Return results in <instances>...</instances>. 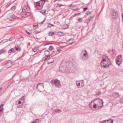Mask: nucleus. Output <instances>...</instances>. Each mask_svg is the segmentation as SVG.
<instances>
[{
	"mask_svg": "<svg viewBox=\"0 0 123 123\" xmlns=\"http://www.w3.org/2000/svg\"><path fill=\"white\" fill-rule=\"evenodd\" d=\"M111 64V60L107 56H106L105 58L102 59L100 63L101 67L104 68H109V66Z\"/></svg>",
	"mask_w": 123,
	"mask_h": 123,
	"instance_id": "f257e3e1",
	"label": "nucleus"
},
{
	"mask_svg": "<svg viewBox=\"0 0 123 123\" xmlns=\"http://www.w3.org/2000/svg\"><path fill=\"white\" fill-rule=\"evenodd\" d=\"M44 0H41L34 4V6L36 9L38 10H41L43 8L44 4L45 3Z\"/></svg>",
	"mask_w": 123,
	"mask_h": 123,
	"instance_id": "f03ea898",
	"label": "nucleus"
},
{
	"mask_svg": "<svg viewBox=\"0 0 123 123\" xmlns=\"http://www.w3.org/2000/svg\"><path fill=\"white\" fill-rule=\"evenodd\" d=\"M69 63L65 60L62 61L61 64V68L64 71H66L68 69Z\"/></svg>",
	"mask_w": 123,
	"mask_h": 123,
	"instance_id": "7ed1b4c3",
	"label": "nucleus"
},
{
	"mask_svg": "<svg viewBox=\"0 0 123 123\" xmlns=\"http://www.w3.org/2000/svg\"><path fill=\"white\" fill-rule=\"evenodd\" d=\"M50 82L52 84H54L57 87L60 88L61 86V84L60 81L57 79L53 80L50 81Z\"/></svg>",
	"mask_w": 123,
	"mask_h": 123,
	"instance_id": "20e7f679",
	"label": "nucleus"
},
{
	"mask_svg": "<svg viewBox=\"0 0 123 123\" xmlns=\"http://www.w3.org/2000/svg\"><path fill=\"white\" fill-rule=\"evenodd\" d=\"M111 15L113 20L117 19L118 17V14L117 12L114 10L111 12Z\"/></svg>",
	"mask_w": 123,
	"mask_h": 123,
	"instance_id": "39448f33",
	"label": "nucleus"
},
{
	"mask_svg": "<svg viewBox=\"0 0 123 123\" xmlns=\"http://www.w3.org/2000/svg\"><path fill=\"white\" fill-rule=\"evenodd\" d=\"M76 83L77 87L78 88H80L84 86V82L83 80L77 81Z\"/></svg>",
	"mask_w": 123,
	"mask_h": 123,
	"instance_id": "423d86ee",
	"label": "nucleus"
},
{
	"mask_svg": "<svg viewBox=\"0 0 123 123\" xmlns=\"http://www.w3.org/2000/svg\"><path fill=\"white\" fill-rule=\"evenodd\" d=\"M37 89L40 92H42L44 90L43 84L42 83L38 84L36 87Z\"/></svg>",
	"mask_w": 123,
	"mask_h": 123,
	"instance_id": "0eeeda50",
	"label": "nucleus"
},
{
	"mask_svg": "<svg viewBox=\"0 0 123 123\" xmlns=\"http://www.w3.org/2000/svg\"><path fill=\"white\" fill-rule=\"evenodd\" d=\"M82 53H84L83 54V56L82 57V58L81 59L82 60H85L88 59V55L87 54V51L85 50H83L82 51Z\"/></svg>",
	"mask_w": 123,
	"mask_h": 123,
	"instance_id": "6e6552de",
	"label": "nucleus"
},
{
	"mask_svg": "<svg viewBox=\"0 0 123 123\" xmlns=\"http://www.w3.org/2000/svg\"><path fill=\"white\" fill-rule=\"evenodd\" d=\"M101 101H100V103L101 104V105H99L98 104H96L95 103H94L93 105V108H96L98 106V108L97 109H99L101 108V107H102L103 105V101L102 100L100 99ZM98 101L99 103H100V102L98 100Z\"/></svg>",
	"mask_w": 123,
	"mask_h": 123,
	"instance_id": "1a4fd4ad",
	"label": "nucleus"
},
{
	"mask_svg": "<svg viewBox=\"0 0 123 123\" xmlns=\"http://www.w3.org/2000/svg\"><path fill=\"white\" fill-rule=\"evenodd\" d=\"M113 121L111 119H109L107 120L101 121L100 123H113Z\"/></svg>",
	"mask_w": 123,
	"mask_h": 123,
	"instance_id": "9d476101",
	"label": "nucleus"
},
{
	"mask_svg": "<svg viewBox=\"0 0 123 123\" xmlns=\"http://www.w3.org/2000/svg\"><path fill=\"white\" fill-rule=\"evenodd\" d=\"M61 112V110L59 109H54L52 111V112L54 114H55L56 113H60Z\"/></svg>",
	"mask_w": 123,
	"mask_h": 123,
	"instance_id": "9b49d317",
	"label": "nucleus"
},
{
	"mask_svg": "<svg viewBox=\"0 0 123 123\" xmlns=\"http://www.w3.org/2000/svg\"><path fill=\"white\" fill-rule=\"evenodd\" d=\"M54 60L53 58H50L47 61V63L49 64L53 62Z\"/></svg>",
	"mask_w": 123,
	"mask_h": 123,
	"instance_id": "f8f14e48",
	"label": "nucleus"
},
{
	"mask_svg": "<svg viewBox=\"0 0 123 123\" xmlns=\"http://www.w3.org/2000/svg\"><path fill=\"white\" fill-rule=\"evenodd\" d=\"M122 61V59H116V62L117 64L119 66L120 64L121 63Z\"/></svg>",
	"mask_w": 123,
	"mask_h": 123,
	"instance_id": "ddd939ff",
	"label": "nucleus"
},
{
	"mask_svg": "<svg viewBox=\"0 0 123 123\" xmlns=\"http://www.w3.org/2000/svg\"><path fill=\"white\" fill-rule=\"evenodd\" d=\"M49 51L48 50H45L44 52L45 55L46 56H48V57L49 55Z\"/></svg>",
	"mask_w": 123,
	"mask_h": 123,
	"instance_id": "4468645a",
	"label": "nucleus"
},
{
	"mask_svg": "<svg viewBox=\"0 0 123 123\" xmlns=\"http://www.w3.org/2000/svg\"><path fill=\"white\" fill-rule=\"evenodd\" d=\"M112 94L114 96H116V97L117 98H118L120 96L119 95L118 93L116 92H113Z\"/></svg>",
	"mask_w": 123,
	"mask_h": 123,
	"instance_id": "2eb2a0df",
	"label": "nucleus"
},
{
	"mask_svg": "<svg viewBox=\"0 0 123 123\" xmlns=\"http://www.w3.org/2000/svg\"><path fill=\"white\" fill-rule=\"evenodd\" d=\"M3 104H1L0 105V115L1 114V112H2L3 109Z\"/></svg>",
	"mask_w": 123,
	"mask_h": 123,
	"instance_id": "dca6fc26",
	"label": "nucleus"
},
{
	"mask_svg": "<svg viewBox=\"0 0 123 123\" xmlns=\"http://www.w3.org/2000/svg\"><path fill=\"white\" fill-rule=\"evenodd\" d=\"M24 40V38L23 37H20V38H19L18 39V41L19 42H22Z\"/></svg>",
	"mask_w": 123,
	"mask_h": 123,
	"instance_id": "f3484780",
	"label": "nucleus"
},
{
	"mask_svg": "<svg viewBox=\"0 0 123 123\" xmlns=\"http://www.w3.org/2000/svg\"><path fill=\"white\" fill-rule=\"evenodd\" d=\"M27 8L26 7H24V8L22 9V12H25L27 10Z\"/></svg>",
	"mask_w": 123,
	"mask_h": 123,
	"instance_id": "a211bd4d",
	"label": "nucleus"
},
{
	"mask_svg": "<svg viewBox=\"0 0 123 123\" xmlns=\"http://www.w3.org/2000/svg\"><path fill=\"white\" fill-rule=\"evenodd\" d=\"M14 52V50L13 49H11L9 50L8 51V52L9 53H11V52L13 53Z\"/></svg>",
	"mask_w": 123,
	"mask_h": 123,
	"instance_id": "6ab92c4d",
	"label": "nucleus"
},
{
	"mask_svg": "<svg viewBox=\"0 0 123 123\" xmlns=\"http://www.w3.org/2000/svg\"><path fill=\"white\" fill-rule=\"evenodd\" d=\"M54 33L55 32H54L51 31L49 33V34L50 36H52L54 34Z\"/></svg>",
	"mask_w": 123,
	"mask_h": 123,
	"instance_id": "aec40b11",
	"label": "nucleus"
},
{
	"mask_svg": "<svg viewBox=\"0 0 123 123\" xmlns=\"http://www.w3.org/2000/svg\"><path fill=\"white\" fill-rule=\"evenodd\" d=\"M101 94V92L100 91H98L97 93L96 94V96H98L100 95Z\"/></svg>",
	"mask_w": 123,
	"mask_h": 123,
	"instance_id": "412c9836",
	"label": "nucleus"
},
{
	"mask_svg": "<svg viewBox=\"0 0 123 123\" xmlns=\"http://www.w3.org/2000/svg\"><path fill=\"white\" fill-rule=\"evenodd\" d=\"M15 48L16 50L17 51H19L21 49L20 48H19L18 47H17V45H16L15 46Z\"/></svg>",
	"mask_w": 123,
	"mask_h": 123,
	"instance_id": "4be33fe9",
	"label": "nucleus"
},
{
	"mask_svg": "<svg viewBox=\"0 0 123 123\" xmlns=\"http://www.w3.org/2000/svg\"><path fill=\"white\" fill-rule=\"evenodd\" d=\"M30 15V12H26V13H25V17H28Z\"/></svg>",
	"mask_w": 123,
	"mask_h": 123,
	"instance_id": "5701e85b",
	"label": "nucleus"
},
{
	"mask_svg": "<svg viewBox=\"0 0 123 123\" xmlns=\"http://www.w3.org/2000/svg\"><path fill=\"white\" fill-rule=\"evenodd\" d=\"M11 18H12V20H11V19H10V20H13L14 19H15L16 18V16H13L11 17Z\"/></svg>",
	"mask_w": 123,
	"mask_h": 123,
	"instance_id": "b1692460",
	"label": "nucleus"
},
{
	"mask_svg": "<svg viewBox=\"0 0 123 123\" xmlns=\"http://www.w3.org/2000/svg\"><path fill=\"white\" fill-rule=\"evenodd\" d=\"M116 59H121V55H118Z\"/></svg>",
	"mask_w": 123,
	"mask_h": 123,
	"instance_id": "393cba45",
	"label": "nucleus"
},
{
	"mask_svg": "<svg viewBox=\"0 0 123 123\" xmlns=\"http://www.w3.org/2000/svg\"><path fill=\"white\" fill-rule=\"evenodd\" d=\"M5 51V50L4 49H2L0 50V55L2 53H4Z\"/></svg>",
	"mask_w": 123,
	"mask_h": 123,
	"instance_id": "a878e982",
	"label": "nucleus"
},
{
	"mask_svg": "<svg viewBox=\"0 0 123 123\" xmlns=\"http://www.w3.org/2000/svg\"><path fill=\"white\" fill-rule=\"evenodd\" d=\"M64 6V5H62V4H57L56 6V7H61L62 6Z\"/></svg>",
	"mask_w": 123,
	"mask_h": 123,
	"instance_id": "bb28decb",
	"label": "nucleus"
},
{
	"mask_svg": "<svg viewBox=\"0 0 123 123\" xmlns=\"http://www.w3.org/2000/svg\"><path fill=\"white\" fill-rule=\"evenodd\" d=\"M48 56H44L42 59V60L43 61H45L48 57Z\"/></svg>",
	"mask_w": 123,
	"mask_h": 123,
	"instance_id": "cd10ccee",
	"label": "nucleus"
},
{
	"mask_svg": "<svg viewBox=\"0 0 123 123\" xmlns=\"http://www.w3.org/2000/svg\"><path fill=\"white\" fill-rule=\"evenodd\" d=\"M90 21V20L89 19H88L87 18L85 21V23H88Z\"/></svg>",
	"mask_w": 123,
	"mask_h": 123,
	"instance_id": "c85d7f7f",
	"label": "nucleus"
},
{
	"mask_svg": "<svg viewBox=\"0 0 123 123\" xmlns=\"http://www.w3.org/2000/svg\"><path fill=\"white\" fill-rule=\"evenodd\" d=\"M54 26V25H52V24H50V23H49V25H48V27H50L52 26Z\"/></svg>",
	"mask_w": 123,
	"mask_h": 123,
	"instance_id": "c756f323",
	"label": "nucleus"
},
{
	"mask_svg": "<svg viewBox=\"0 0 123 123\" xmlns=\"http://www.w3.org/2000/svg\"><path fill=\"white\" fill-rule=\"evenodd\" d=\"M91 13V12L89 11H87V12L86 13V15H89Z\"/></svg>",
	"mask_w": 123,
	"mask_h": 123,
	"instance_id": "7c9ffc66",
	"label": "nucleus"
},
{
	"mask_svg": "<svg viewBox=\"0 0 123 123\" xmlns=\"http://www.w3.org/2000/svg\"><path fill=\"white\" fill-rule=\"evenodd\" d=\"M39 119H36L34 120V122L35 123H37L39 122Z\"/></svg>",
	"mask_w": 123,
	"mask_h": 123,
	"instance_id": "2f4dec72",
	"label": "nucleus"
},
{
	"mask_svg": "<svg viewBox=\"0 0 123 123\" xmlns=\"http://www.w3.org/2000/svg\"><path fill=\"white\" fill-rule=\"evenodd\" d=\"M89 107L90 109H92V107L91 103L89 105Z\"/></svg>",
	"mask_w": 123,
	"mask_h": 123,
	"instance_id": "473e14b6",
	"label": "nucleus"
},
{
	"mask_svg": "<svg viewBox=\"0 0 123 123\" xmlns=\"http://www.w3.org/2000/svg\"><path fill=\"white\" fill-rule=\"evenodd\" d=\"M52 46H50L49 48V49L50 50H52Z\"/></svg>",
	"mask_w": 123,
	"mask_h": 123,
	"instance_id": "72a5a7b5",
	"label": "nucleus"
},
{
	"mask_svg": "<svg viewBox=\"0 0 123 123\" xmlns=\"http://www.w3.org/2000/svg\"><path fill=\"white\" fill-rule=\"evenodd\" d=\"M16 8V7L15 6H12L11 8L12 10H14Z\"/></svg>",
	"mask_w": 123,
	"mask_h": 123,
	"instance_id": "f704fd0d",
	"label": "nucleus"
},
{
	"mask_svg": "<svg viewBox=\"0 0 123 123\" xmlns=\"http://www.w3.org/2000/svg\"><path fill=\"white\" fill-rule=\"evenodd\" d=\"M93 18V17L92 16H90L89 18H88V19H89V20H90V21Z\"/></svg>",
	"mask_w": 123,
	"mask_h": 123,
	"instance_id": "c9c22d12",
	"label": "nucleus"
},
{
	"mask_svg": "<svg viewBox=\"0 0 123 123\" xmlns=\"http://www.w3.org/2000/svg\"><path fill=\"white\" fill-rule=\"evenodd\" d=\"M37 49H32V51L34 52H36L37 51Z\"/></svg>",
	"mask_w": 123,
	"mask_h": 123,
	"instance_id": "e433bc0d",
	"label": "nucleus"
},
{
	"mask_svg": "<svg viewBox=\"0 0 123 123\" xmlns=\"http://www.w3.org/2000/svg\"><path fill=\"white\" fill-rule=\"evenodd\" d=\"M78 20L80 22H82V19L81 18H79L78 19Z\"/></svg>",
	"mask_w": 123,
	"mask_h": 123,
	"instance_id": "4c0bfd02",
	"label": "nucleus"
},
{
	"mask_svg": "<svg viewBox=\"0 0 123 123\" xmlns=\"http://www.w3.org/2000/svg\"><path fill=\"white\" fill-rule=\"evenodd\" d=\"M88 9L87 7H85L83 9V11L84 12L85 11Z\"/></svg>",
	"mask_w": 123,
	"mask_h": 123,
	"instance_id": "58836bf2",
	"label": "nucleus"
},
{
	"mask_svg": "<svg viewBox=\"0 0 123 123\" xmlns=\"http://www.w3.org/2000/svg\"><path fill=\"white\" fill-rule=\"evenodd\" d=\"M57 50L59 51H61L60 48L59 47H58L57 48Z\"/></svg>",
	"mask_w": 123,
	"mask_h": 123,
	"instance_id": "ea45409f",
	"label": "nucleus"
},
{
	"mask_svg": "<svg viewBox=\"0 0 123 123\" xmlns=\"http://www.w3.org/2000/svg\"><path fill=\"white\" fill-rule=\"evenodd\" d=\"M26 13V12H25V13H24V14H22V15H23L22 16L24 18H25V17H25V13Z\"/></svg>",
	"mask_w": 123,
	"mask_h": 123,
	"instance_id": "a19ab883",
	"label": "nucleus"
},
{
	"mask_svg": "<svg viewBox=\"0 0 123 123\" xmlns=\"http://www.w3.org/2000/svg\"><path fill=\"white\" fill-rule=\"evenodd\" d=\"M40 12L44 15H45V12H42V11H40Z\"/></svg>",
	"mask_w": 123,
	"mask_h": 123,
	"instance_id": "79ce46f5",
	"label": "nucleus"
},
{
	"mask_svg": "<svg viewBox=\"0 0 123 123\" xmlns=\"http://www.w3.org/2000/svg\"><path fill=\"white\" fill-rule=\"evenodd\" d=\"M80 13H78L77 14H74V16H77V15H80Z\"/></svg>",
	"mask_w": 123,
	"mask_h": 123,
	"instance_id": "37998d69",
	"label": "nucleus"
},
{
	"mask_svg": "<svg viewBox=\"0 0 123 123\" xmlns=\"http://www.w3.org/2000/svg\"><path fill=\"white\" fill-rule=\"evenodd\" d=\"M71 40H72L73 41V40H74V39H72V38H70V39H69L68 40V41H67L68 42H69V41H70Z\"/></svg>",
	"mask_w": 123,
	"mask_h": 123,
	"instance_id": "c03bdc74",
	"label": "nucleus"
},
{
	"mask_svg": "<svg viewBox=\"0 0 123 123\" xmlns=\"http://www.w3.org/2000/svg\"><path fill=\"white\" fill-rule=\"evenodd\" d=\"M45 18L44 19V20L42 21V22L41 23H40V24H42L44 22V21H45Z\"/></svg>",
	"mask_w": 123,
	"mask_h": 123,
	"instance_id": "a18cd8bd",
	"label": "nucleus"
},
{
	"mask_svg": "<svg viewBox=\"0 0 123 123\" xmlns=\"http://www.w3.org/2000/svg\"><path fill=\"white\" fill-rule=\"evenodd\" d=\"M24 96H22L21 98H20V100H22V99H23L24 98Z\"/></svg>",
	"mask_w": 123,
	"mask_h": 123,
	"instance_id": "49530a36",
	"label": "nucleus"
},
{
	"mask_svg": "<svg viewBox=\"0 0 123 123\" xmlns=\"http://www.w3.org/2000/svg\"><path fill=\"white\" fill-rule=\"evenodd\" d=\"M68 25L67 24H66V26H65V27L64 28H68Z\"/></svg>",
	"mask_w": 123,
	"mask_h": 123,
	"instance_id": "de8ad7c7",
	"label": "nucleus"
},
{
	"mask_svg": "<svg viewBox=\"0 0 123 123\" xmlns=\"http://www.w3.org/2000/svg\"><path fill=\"white\" fill-rule=\"evenodd\" d=\"M27 34L29 35H31V34L29 32L27 31Z\"/></svg>",
	"mask_w": 123,
	"mask_h": 123,
	"instance_id": "09e8293b",
	"label": "nucleus"
},
{
	"mask_svg": "<svg viewBox=\"0 0 123 123\" xmlns=\"http://www.w3.org/2000/svg\"><path fill=\"white\" fill-rule=\"evenodd\" d=\"M21 103V102L20 101H19L18 102V104H20Z\"/></svg>",
	"mask_w": 123,
	"mask_h": 123,
	"instance_id": "8fccbe9b",
	"label": "nucleus"
},
{
	"mask_svg": "<svg viewBox=\"0 0 123 123\" xmlns=\"http://www.w3.org/2000/svg\"><path fill=\"white\" fill-rule=\"evenodd\" d=\"M12 38H10L9 39V41H12Z\"/></svg>",
	"mask_w": 123,
	"mask_h": 123,
	"instance_id": "3c124183",
	"label": "nucleus"
},
{
	"mask_svg": "<svg viewBox=\"0 0 123 123\" xmlns=\"http://www.w3.org/2000/svg\"><path fill=\"white\" fill-rule=\"evenodd\" d=\"M34 32L35 33L37 34L38 33V31H35Z\"/></svg>",
	"mask_w": 123,
	"mask_h": 123,
	"instance_id": "603ef678",
	"label": "nucleus"
},
{
	"mask_svg": "<svg viewBox=\"0 0 123 123\" xmlns=\"http://www.w3.org/2000/svg\"><path fill=\"white\" fill-rule=\"evenodd\" d=\"M2 87L0 88V91H1L2 90Z\"/></svg>",
	"mask_w": 123,
	"mask_h": 123,
	"instance_id": "864d4df0",
	"label": "nucleus"
},
{
	"mask_svg": "<svg viewBox=\"0 0 123 123\" xmlns=\"http://www.w3.org/2000/svg\"><path fill=\"white\" fill-rule=\"evenodd\" d=\"M3 41V40L0 41V44Z\"/></svg>",
	"mask_w": 123,
	"mask_h": 123,
	"instance_id": "5fc2aeb1",
	"label": "nucleus"
},
{
	"mask_svg": "<svg viewBox=\"0 0 123 123\" xmlns=\"http://www.w3.org/2000/svg\"><path fill=\"white\" fill-rule=\"evenodd\" d=\"M37 26H37H38V25H33V26L34 27V26Z\"/></svg>",
	"mask_w": 123,
	"mask_h": 123,
	"instance_id": "6e6d98bb",
	"label": "nucleus"
},
{
	"mask_svg": "<svg viewBox=\"0 0 123 123\" xmlns=\"http://www.w3.org/2000/svg\"><path fill=\"white\" fill-rule=\"evenodd\" d=\"M98 99V98H96V99H94V100H96V99Z\"/></svg>",
	"mask_w": 123,
	"mask_h": 123,
	"instance_id": "4d7b16f0",
	"label": "nucleus"
},
{
	"mask_svg": "<svg viewBox=\"0 0 123 123\" xmlns=\"http://www.w3.org/2000/svg\"><path fill=\"white\" fill-rule=\"evenodd\" d=\"M46 12V10H45L44 11V12H45H45Z\"/></svg>",
	"mask_w": 123,
	"mask_h": 123,
	"instance_id": "13d9d810",
	"label": "nucleus"
},
{
	"mask_svg": "<svg viewBox=\"0 0 123 123\" xmlns=\"http://www.w3.org/2000/svg\"><path fill=\"white\" fill-rule=\"evenodd\" d=\"M15 76V74H14L13 75V77H14Z\"/></svg>",
	"mask_w": 123,
	"mask_h": 123,
	"instance_id": "bf43d9fd",
	"label": "nucleus"
},
{
	"mask_svg": "<svg viewBox=\"0 0 123 123\" xmlns=\"http://www.w3.org/2000/svg\"><path fill=\"white\" fill-rule=\"evenodd\" d=\"M31 123H34V121H33L32 122H31Z\"/></svg>",
	"mask_w": 123,
	"mask_h": 123,
	"instance_id": "052dcab7",
	"label": "nucleus"
},
{
	"mask_svg": "<svg viewBox=\"0 0 123 123\" xmlns=\"http://www.w3.org/2000/svg\"><path fill=\"white\" fill-rule=\"evenodd\" d=\"M2 61V60H0V62H1Z\"/></svg>",
	"mask_w": 123,
	"mask_h": 123,
	"instance_id": "680f3d73",
	"label": "nucleus"
},
{
	"mask_svg": "<svg viewBox=\"0 0 123 123\" xmlns=\"http://www.w3.org/2000/svg\"><path fill=\"white\" fill-rule=\"evenodd\" d=\"M22 106V105L21 106V107H21Z\"/></svg>",
	"mask_w": 123,
	"mask_h": 123,
	"instance_id": "e2e57ef3",
	"label": "nucleus"
},
{
	"mask_svg": "<svg viewBox=\"0 0 123 123\" xmlns=\"http://www.w3.org/2000/svg\"><path fill=\"white\" fill-rule=\"evenodd\" d=\"M73 43H70V44H72Z\"/></svg>",
	"mask_w": 123,
	"mask_h": 123,
	"instance_id": "0e129e2a",
	"label": "nucleus"
},
{
	"mask_svg": "<svg viewBox=\"0 0 123 123\" xmlns=\"http://www.w3.org/2000/svg\"><path fill=\"white\" fill-rule=\"evenodd\" d=\"M11 63L12 64V62H11Z\"/></svg>",
	"mask_w": 123,
	"mask_h": 123,
	"instance_id": "69168bd1",
	"label": "nucleus"
}]
</instances>
